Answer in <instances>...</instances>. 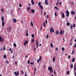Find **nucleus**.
Returning a JSON list of instances; mask_svg holds the SVG:
<instances>
[{
    "instance_id": "nucleus-1",
    "label": "nucleus",
    "mask_w": 76,
    "mask_h": 76,
    "mask_svg": "<svg viewBox=\"0 0 76 76\" xmlns=\"http://www.w3.org/2000/svg\"><path fill=\"white\" fill-rule=\"evenodd\" d=\"M53 68H52V67L50 66L48 67V70H50V73H52V72H53Z\"/></svg>"
},
{
    "instance_id": "nucleus-2",
    "label": "nucleus",
    "mask_w": 76,
    "mask_h": 76,
    "mask_svg": "<svg viewBox=\"0 0 76 76\" xmlns=\"http://www.w3.org/2000/svg\"><path fill=\"white\" fill-rule=\"evenodd\" d=\"M14 74L16 76H17V75H18V76H19V71H18L17 72H14Z\"/></svg>"
},
{
    "instance_id": "nucleus-3",
    "label": "nucleus",
    "mask_w": 76,
    "mask_h": 76,
    "mask_svg": "<svg viewBox=\"0 0 76 76\" xmlns=\"http://www.w3.org/2000/svg\"><path fill=\"white\" fill-rule=\"evenodd\" d=\"M66 17H68L69 16V11L67 10L66 12Z\"/></svg>"
},
{
    "instance_id": "nucleus-4",
    "label": "nucleus",
    "mask_w": 76,
    "mask_h": 76,
    "mask_svg": "<svg viewBox=\"0 0 76 76\" xmlns=\"http://www.w3.org/2000/svg\"><path fill=\"white\" fill-rule=\"evenodd\" d=\"M50 33L51 32H53V33L54 32V29H53V27H52L50 28Z\"/></svg>"
},
{
    "instance_id": "nucleus-5",
    "label": "nucleus",
    "mask_w": 76,
    "mask_h": 76,
    "mask_svg": "<svg viewBox=\"0 0 76 76\" xmlns=\"http://www.w3.org/2000/svg\"><path fill=\"white\" fill-rule=\"evenodd\" d=\"M4 40L3 38H1V36H0V41H1L2 42H3Z\"/></svg>"
},
{
    "instance_id": "nucleus-6",
    "label": "nucleus",
    "mask_w": 76,
    "mask_h": 76,
    "mask_svg": "<svg viewBox=\"0 0 76 76\" xmlns=\"http://www.w3.org/2000/svg\"><path fill=\"white\" fill-rule=\"evenodd\" d=\"M71 14H72V15H75V11H71Z\"/></svg>"
},
{
    "instance_id": "nucleus-7",
    "label": "nucleus",
    "mask_w": 76,
    "mask_h": 76,
    "mask_svg": "<svg viewBox=\"0 0 76 76\" xmlns=\"http://www.w3.org/2000/svg\"><path fill=\"white\" fill-rule=\"evenodd\" d=\"M36 45H37V47L38 48V42H37V40H36Z\"/></svg>"
},
{
    "instance_id": "nucleus-8",
    "label": "nucleus",
    "mask_w": 76,
    "mask_h": 76,
    "mask_svg": "<svg viewBox=\"0 0 76 76\" xmlns=\"http://www.w3.org/2000/svg\"><path fill=\"white\" fill-rule=\"evenodd\" d=\"M28 42L27 40H26L24 43V45H26V44H28Z\"/></svg>"
},
{
    "instance_id": "nucleus-9",
    "label": "nucleus",
    "mask_w": 76,
    "mask_h": 76,
    "mask_svg": "<svg viewBox=\"0 0 76 76\" xmlns=\"http://www.w3.org/2000/svg\"><path fill=\"white\" fill-rule=\"evenodd\" d=\"M2 26H4V25L5 24V23H4V21H2Z\"/></svg>"
},
{
    "instance_id": "nucleus-10",
    "label": "nucleus",
    "mask_w": 76,
    "mask_h": 76,
    "mask_svg": "<svg viewBox=\"0 0 76 76\" xmlns=\"http://www.w3.org/2000/svg\"><path fill=\"white\" fill-rule=\"evenodd\" d=\"M13 22H14V23H16V22H17V20H16V19L15 18H14L13 20Z\"/></svg>"
},
{
    "instance_id": "nucleus-11",
    "label": "nucleus",
    "mask_w": 76,
    "mask_h": 76,
    "mask_svg": "<svg viewBox=\"0 0 76 76\" xmlns=\"http://www.w3.org/2000/svg\"><path fill=\"white\" fill-rule=\"evenodd\" d=\"M48 1V0H45V2L46 3V5H48V2H47V1Z\"/></svg>"
},
{
    "instance_id": "nucleus-12",
    "label": "nucleus",
    "mask_w": 76,
    "mask_h": 76,
    "mask_svg": "<svg viewBox=\"0 0 76 76\" xmlns=\"http://www.w3.org/2000/svg\"><path fill=\"white\" fill-rule=\"evenodd\" d=\"M62 16L63 19H64V13H62Z\"/></svg>"
},
{
    "instance_id": "nucleus-13",
    "label": "nucleus",
    "mask_w": 76,
    "mask_h": 76,
    "mask_svg": "<svg viewBox=\"0 0 76 76\" xmlns=\"http://www.w3.org/2000/svg\"><path fill=\"white\" fill-rule=\"evenodd\" d=\"M59 34V31L58 30H57L56 31V35H58Z\"/></svg>"
},
{
    "instance_id": "nucleus-14",
    "label": "nucleus",
    "mask_w": 76,
    "mask_h": 76,
    "mask_svg": "<svg viewBox=\"0 0 76 76\" xmlns=\"http://www.w3.org/2000/svg\"><path fill=\"white\" fill-rule=\"evenodd\" d=\"M55 60H56V58H55V57H53V63L55 61Z\"/></svg>"
},
{
    "instance_id": "nucleus-15",
    "label": "nucleus",
    "mask_w": 76,
    "mask_h": 76,
    "mask_svg": "<svg viewBox=\"0 0 76 76\" xmlns=\"http://www.w3.org/2000/svg\"><path fill=\"white\" fill-rule=\"evenodd\" d=\"M31 3L32 4L34 5V4L35 3H34V1L33 0H32L31 1Z\"/></svg>"
},
{
    "instance_id": "nucleus-16",
    "label": "nucleus",
    "mask_w": 76,
    "mask_h": 76,
    "mask_svg": "<svg viewBox=\"0 0 76 76\" xmlns=\"http://www.w3.org/2000/svg\"><path fill=\"white\" fill-rule=\"evenodd\" d=\"M26 32H27V33L26 34V37H28V30H26Z\"/></svg>"
},
{
    "instance_id": "nucleus-17",
    "label": "nucleus",
    "mask_w": 76,
    "mask_h": 76,
    "mask_svg": "<svg viewBox=\"0 0 76 76\" xmlns=\"http://www.w3.org/2000/svg\"><path fill=\"white\" fill-rule=\"evenodd\" d=\"M75 61V58H73L72 60V62L73 63H74Z\"/></svg>"
},
{
    "instance_id": "nucleus-18",
    "label": "nucleus",
    "mask_w": 76,
    "mask_h": 76,
    "mask_svg": "<svg viewBox=\"0 0 76 76\" xmlns=\"http://www.w3.org/2000/svg\"><path fill=\"white\" fill-rule=\"evenodd\" d=\"M39 7L41 8V10H42V9H43V7H42V5H40Z\"/></svg>"
},
{
    "instance_id": "nucleus-19",
    "label": "nucleus",
    "mask_w": 76,
    "mask_h": 76,
    "mask_svg": "<svg viewBox=\"0 0 76 76\" xmlns=\"http://www.w3.org/2000/svg\"><path fill=\"white\" fill-rule=\"evenodd\" d=\"M70 67L71 68V69H73V64H72L70 66Z\"/></svg>"
},
{
    "instance_id": "nucleus-20",
    "label": "nucleus",
    "mask_w": 76,
    "mask_h": 76,
    "mask_svg": "<svg viewBox=\"0 0 76 76\" xmlns=\"http://www.w3.org/2000/svg\"><path fill=\"white\" fill-rule=\"evenodd\" d=\"M31 12L32 13H35V10H32Z\"/></svg>"
},
{
    "instance_id": "nucleus-21",
    "label": "nucleus",
    "mask_w": 76,
    "mask_h": 76,
    "mask_svg": "<svg viewBox=\"0 0 76 76\" xmlns=\"http://www.w3.org/2000/svg\"><path fill=\"white\" fill-rule=\"evenodd\" d=\"M74 71H75V70H76V66L75 67H74Z\"/></svg>"
},
{
    "instance_id": "nucleus-22",
    "label": "nucleus",
    "mask_w": 76,
    "mask_h": 76,
    "mask_svg": "<svg viewBox=\"0 0 76 76\" xmlns=\"http://www.w3.org/2000/svg\"><path fill=\"white\" fill-rule=\"evenodd\" d=\"M1 20L2 21H3V20H4V17H1Z\"/></svg>"
},
{
    "instance_id": "nucleus-23",
    "label": "nucleus",
    "mask_w": 76,
    "mask_h": 76,
    "mask_svg": "<svg viewBox=\"0 0 76 76\" xmlns=\"http://www.w3.org/2000/svg\"><path fill=\"white\" fill-rule=\"evenodd\" d=\"M62 32H63V31L62 30H60V34L61 35L62 34Z\"/></svg>"
},
{
    "instance_id": "nucleus-24",
    "label": "nucleus",
    "mask_w": 76,
    "mask_h": 76,
    "mask_svg": "<svg viewBox=\"0 0 76 76\" xmlns=\"http://www.w3.org/2000/svg\"><path fill=\"white\" fill-rule=\"evenodd\" d=\"M53 47V43H51V45H50V47L52 48V47Z\"/></svg>"
},
{
    "instance_id": "nucleus-25",
    "label": "nucleus",
    "mask_w": 76,
    "mask_h": 76,
    "mask_svg": "<svg viewBox=\"0 0 76 76\" xmlns=\"http://www.w3.org/2000/svg\"><path fill=\"white\" fill-rule=\"evenodd\" d=\"M13 45H14V47H16V43H14Z\"/></svg>"
},
{
    "instance_id": "nucleus-26",
    "label": "nucleus",
    "mask_w": 76,
    "mask_h": 76,
    "mask_svg": "<svg viewBox=\"0 0 76 76\" xmlns=\"http://www.w3.org/2000/svg\"><path fill=\"white\" fill-rule=\"evenodd\" d=\"M66 25L67 26H69L70 25V23L69 22L67 23Z\"/></svg>"
},
{
    "instance_id": "nucleus-27",
    "label": "nucleus",
    "mask_w": 76,
    "mask_h": 76,
    "mask_svg": "<svg viewBox=\"0 0 76 76\" xmlns=\"http://www.w3.org/2000/svg\"><path fill=\"white\" fill-rule=\"evenodd\" d=\"M31 24L32 26H34V24H33V23H32V22H31Z\"/></svg>"
},
{
    "instance_id": "nucleus-28",
    "label": "nucleus",
    "mask_w": 76,
    "mask_h": 76,
    "mask_svg": "<svg viewBox=\"0 0 76 76\" xmlns=\"http://www.w3.org/2000/svg\"><path fill=\"white\" fill-rule=\"evenodd\" d=\"M64 48L62 47V51H64Z\"/></svg>"
},
{
    "instance_id": "nucleus-29",
    "label": "nucleus",
    "mask_w": 76,
    "mask_h": 76,
    "mask_svg": "<svg viewBox=\"0 0 76 76\" xmlns=\"http://www.w3.org/2000/svg\"><path fill=\"white\" fill-rule=\"evenodd\" d=\"M34 37L35 36H34V34H32L31 35V37H32V38H34Z\"/></svg>"
},
{
    "instance_id": "nucleus-30",
    "label": "nucleus",
    "mask_w": 76,
    "mask_h": 76,
    "mask_svg": "<svg viewBox=\"0 0 76 76\" xmlns=\"http://www.w3.org/2000/svg\"><path fill=\"white\" fill-rule=\"evenodd\" d=\"M41 4V3L40 2H39L38 4V6H40Z\"/></svg>"
},
{
    "instance_id": "nucleus-31",
    "label": "nucleus",
    "mask_w": 76,
    "mask_h": 76,
    "mask_svg": "<svg viewBox=\"0 0 76 76\" xmlns=\"http://www.w3.org/2000/svg\"><path fill=\"white\" fill-rule=\"evenodd\" d=\"M55 9H56V10H58V8L56 6L55 7Z\"/></svg>"
},
{
    "instance_id": "nucleus-32",
    "label": "nucleus",
    "mask_w": 76,
    "mask_h": 76,
    "mask_svg": "<svg viewBox=\"0 0 76 76\" xmlns=\"http://www.w3.org/2000/svg\"><path fill=\"white\" fill-rule=\"evenodd\" d=\"M73 27V25L72 24L70 26V29H72V28Z\"/></svg>"
},
{
    "instance_id": "nucleus-33",
    "label": "nucleus",
    "mask_w": 76,
    "mask_h": 76,
    "mask_svg": "<svg viewBox=\"0 0 76 76\" xmlns=\"http://www.w3.org/2000/svg\"><path fill=\"white\" fill-rule=\"evenodd\" d=\"M29 9H30V8H29V7H28L27 9V10H28V11L29 10Z\"/></svg>"
},
{
    "instance_id": "nucleus-34",
    "label": "nucleus",
    "mask_w": 76,
    "mask_h": 76,
    "mask_svg": "<svg viewBox=\"0 0 76 76\" xmlns=\"http://www.w3.org/2000/svg\"><path fill=\"white\" fill-rule=\"evenodd\" d=\"M71 4H72V5H73V4H74V3L73 2H71Z\"/></svg>"
},
{
    "instance_id": "nucleus-35",
    "label": "nucleus",
    "mask_w": 76,
    "mask_h": 76,
    "mask_svg": "<svg viewBox=\"0 0 76 76\" xmlns=\"http://www.w3.org/2000/svg\"><path fill=\"white\" fill-rule=\"evenodd\" d=\"M4 58H6V55H4Z\"/></svg>"
},
{
    "instance_id": "nucleus-36",
    "label": "nucleus",
    "mask_w": 76,
    "mask_h": 76,
    "mask_svg": "<svg viewBox=\"0 0 76 76\" xmlns=\"http://www.w3.org/2000/svg\"><path fill=\"white\" fill-rule=\"evenodd\" d=\"M41 56H40L39 58V61H41Z\"/></svg>"
},
{
    "instance_id": "nucleus-37",
    "label": "nucleus",
    "mask_w": 76,
    "mask_h": 76,
    "mask_svg": "<svg viewBox=\"0 0 76 76\" xmlns=\"http://www.w3.org/2000/svg\"><path fill=\"white\" fill-rule=\"evenodd\" d=\"M74 53H75V51L74 50H72V54L73 55Z\"/></svg>"
},
{
    "instance_id": "nucleus-38",
    "label": "nucleus",
    "mask_w": 76,
    "mask_h": 76,
    "mask_svg": "<svg viewBox=\"0 0 76 76\" xmlns=\"http://www.w3.org/2000/svg\"><path fill=\"white\" fill-rule=\"evenodd\" d=\"M34 39H32V40H31V42H34Z\"/></svg>"
},
{
    "instance_id": "nucleus-39",
    "label": "nucleus",
    "mask_w": 76,
    "mask_h": 76,
    "mask_svg": "<svg viewBox=\"0 0 76 76\" xmlns=\"http://www.w3.org/2000/svg\"><path fill=\"white\" fill-rule=\"evenodd\" d=\"M68 58H69V59H70V55H69L68 56Z\"/></svg>"
},
{
    "instance_id": "nucleus-40",
    "label": "nucleus",
    "mask_w": 76,
    "mask_h": 76,
    "mask_svg": "<svg viewBox=\"0 0 76 76\" xmlns=\"http://www.w3.org/2000/svg\"><path fill=\"white\" fill-rule=\"evenodd\" d=\"M55 16H56V17L57 16V15L56 14V12L55 13Z\"/></svg>"
},
{
    "instance_id": "nucleus-41",
    "label": "nucleus",
    "mask_w": 76,
    "mask_h": 76,
    "mask_svg": "<svg viewBox=\"0 0 76 76\" xmlns=\"http://www.w3.org/2000/svg\"><path fill=\"white\" fill-rule=\"evenodd\" d=\"M48 35H47L46 36V38H47V39H48Z\"/></svg>"
},
{
    "instance_id": "nucleus-42",
    "label": "nucleus",
    "mask_w": 76,
    "mask_h": 76,
    "mask_svg": "<svg viewBox=\"0 0 76 76\" xmlns=\"http://www.w3.org/2000/svg\"><path fill=\"white\" fill-rule=\"evenodd\" d=\"M74 74H75V76H76V72L75 71H74Z\"/></svg>"
},
{
    "instance_id": "nucleus-43",
    "label": "nucleus",
    "mask_w": 76,
    "mask_h": 76,
    "mask_svg": "<svg viewBox=\"0 0 76 76\" xmlns=\"http://www.w3.org/2000/svg\"><path fill=\"white\" fill-rule=\"evenodd\" d=\"M76 43H75V45H74V48H76Z\"/></svg>"
},
{
    "instance_id": "nucleus-44",
    "label": "nucleus",
    "mask_w": 76,
    "mask_h": 76,
    "mask_svg": "<svg viewBox=\"0 0 76 76\" xmlns=\"http://www.w3.org/2000/svg\"><path fill=\"white\" fill-rule=\"evenodd\" d=\"M36 70H37V69H36V68H34V72H36Z\"/></svg>"
},
{
    "instance_id": "nucleus-45",
    "label": "nucleus",
    "mask_w": 76,
    "mask_h": 76,
    "mask_svg": "<svg viewBox=\"0 0 76 76\" xmlns=\"http://www.w3.org/2000/svg\"><path fill=\"white\" fill-rule=\"evenodd\" d=\"M67 74H69V71H68L67 72Z\"/></svg>"
},
{
    "instance_id": "nucleus-46",
    "label": "nucleus",
    "mask_w": 76,
    "mask_h": 76,
    "mask_svg": "<svg viewBox=\"0 0 76 76\" xmlns=\"http://www.w3.org/2000/svg\"><path fill=\"white\" fill-rule=\"evenodd\" d=\"M45 22H43V26H44V27L45 26Z\"/></svg>"
},
{
    "instance_id": "nucleus-47",
    "label": "nucleus",
    "mask_w": 76,
    "mask_h": 76,
    "mask_svg": "<svg viewBox=\"0 0 76 76\" xmlns=\"http://www.w3.org/2000/svg\"><path fill=\"white\" fill-rule=\"evenodd\" d=\"M19 6H20V7H22V4H19Z\"/></svg>"
},
{
    "instance_id": "nucleus-48",
    "label": "nucleus",
    "mask_w": 76,
    "mask_h": 76,
    "mask_svg": "<svg viewBox=\"0 0 76 76\" xmlns=\"http://www.w3.org/2000/svg\"><path fill=\"white\" fill-rule=\"evenodd\" d=\"M73 27H74V28H75V24H74L73 25Z\"/></svg>"
},
{
    "instance_id": "nucleus-49",
    "label": "nucleus",
    "mask_w": 76,
    "mask_h": 76,
    "mask_svg": "<svg viewBox=\"0 0 76 76\" xmlns=\"http://www.w3.org/2000/svg\"><path fill=\"white\" fill-rule=\"evenodd\" d=\"M44 15H45H45H46V12H44Z\"/></svg>"
},
{
    "instance_id": "nucleus-50",
    "label": "nucleus",
    "mask_w": 76,
    "mask_h": 76,
    "mask_svg": "<svg viewBox=\"0 0 76 76\" xmlns=\"http://www.w3.org/2000/svg\"><path fill=\"white\" fill-rule=\"evenodd\" d=\"M27 63L28 64H29V63H30V61H28Z\"/></svg>"
},
{
    "instance_id": "nucleus-51",
    "label": "nucleus",
    "mask_w": 76,
    "mask_h": 76,
    "mask_svg": "<svg viewBox=\"0 0 76 76\" xmlns=\"http://www.w3.org/2000/svg\"><path fill=\"white\" fill-rule=\"evenodd\" d=\"M48 17H49V15H48L46 16L47 18H48Z\"/></svg>"
},
{
    "instance_id": "nucleus-52",
    "label": "nucleus",
    "mask_w": 76,
    "mask_h": 76,
    "mask_svg": "<svg viewBox=\"0 0 76 76\" xmlns=\"http://www.w3.org/2000/svg\"><path fill=\"white\" fill-rule=\"evenodd\" d=\"M9 29L10 31L11 30V26L10 27Z\"/></svg>"
},
{
    "instance_id": "nucleus-53",
    "label": "nucleus",
    "mask_w": 76,
    "mask_h": 76,
    "mask_svg": "<svg viewBox=\"0 0 76 76\" xmlns=\"http://www.w3.org/2000/svg\"><path fill=\"white\" fill-rule=\"evenodd\" d=\"M42 26L40 28V30H42Z\"/></svg>"
},
{
    "instance_id": "nucleus-54",
    "label": "nucleus",
    "mask_w": 76,
    "mask_h": 76,
    "mask_svg": "<svg viewBox=\"0 0 76 76\" xmlns=\"http://www.w3.org/2000/svg\"><path fill=\"white\" fill-rule=\"evenodd\" d=\"M28 55L27 54H26V58H28Z\"/></svg>"
},
{
    "instance_id": "nucleus-55",
    "label": "nucleus",
    "mask_w": 76,
    "mask_h": 76,
    "mask_svg": "<svg viewBox=\"0 0 76 76\" xmlns=\"http://www.w3.org/2000/svg\"><path fill=\"white\" fill-rule=\"evenodd\" d=\"M5 63H7V64H9V61H6L5 62Z\"/></svg>"
},
{
    "instance_id": "nucleus-56",
    "label": "nucleus",
    "mask_w": 76,
    "mask_h": 76,
    "mask_svg": "<svg viewBox=\"0 0 76 76\" xmlns=\"http://www.w3.org/2000/svg\"><path fill=\"white\" fill-rule=\"evenodd\" d=\"M3 49L4 50H6V48H5V47H4Z\"/></svg>"
},
{
    "instance_id": "nucleus-57",
    "label": "nucleus",
    "mask_w": 76,
    "mask_h": 76,
    "mask_svg": "<svg viewBox=\"0 0 76 76\" xmlns=\"http://www.w3.org/2000/svg\"><path fill=\"white\" fill-rule=\"evenodd\" d=\"M9 50H10V51H11L12 50V49H11V48H10L9 49Z\"/></svg>"
},
{
    "instance_id": "nucleus-58",
    "label": "nucleus",
    "mask_w": 76,
    "mask_h": 76,
    "mask_svg": "<svg viewBox=\"0 0 76 76\" xmlns=\"http://www.w3.org/2000/svg\"><path fill=\"white\" fill-rule=\"evenodd\" d=\"M36 49L35 48H34V51H36Z\"/></svg>"
},
{
    "instance_id": "nucleus-59",
    "label": "nucleus",
    "mask_w": 76,
    "mask_h": 76,
    "mask_svg": "<svg viewBox=\"0 0 76 76\" xmlns=\"http://www.w3.org/2000/svg\"><path fill=\"white\" fill-rule=\"evenodd\" d=\"M64 30L63 31V33H62V34H64Z\"/></svg>"
},
{
    "instance_id": "nucleus-60",
    "label": "nucleus",
    "mask_w": 76,
    "mask_h": 76,
    "mask_svg": "<svg viewBox=\"0 0 76 76\" xmlns=\"http://www.w3.org/2000/svg\"><path fill=\"white\" fill-rule=\"evenodd\" d=\"M17 62H16V61H15V64H17Z\"/></svg>"
},
{
    "instance_id": "nucleus-61",
    "label": "nucleus",
    "mask_w": 76,
    "mask_h": 76,
    "mask_svg": "<svg viewBox=\"0 0 76 76\" xmlns=\"http://www.w3.org/2000/svg\"><path fill=\"white\" fill-rule=\"evenodd\" d=\"M30 64H34V63H33V62H32V63L31 62L30 63Z\"/></svg>"
},
{
    "instance_id": "nucleus-62",
    "label": "nucleus",
    "mask_w": 76,
    "mask_h": 76,
    "mask_svg": "<svg viewBox=\"0 0 76 76\" xmlns=\"http://www.w3.org/2000/svg\"><path fill=\"white\" fill-rule=\"evenodd\" d=\"M39 59H38V60H37V63H39Z\"/></svg>"
},
{
    "instance_id": "nucleus-63",
    "label": "nucleus",
    "mask_w": 76,
    "mask_h": 76,
    "mask_svg": "<svg viewBox=\"0 0 76 76\" xmlns=\"http://www.w3.org/2000/svg\"><path fill=\"white\" fill-rule=\"evenodd\" d=\"M60 5H61V1L60 2Z\"/></svg>"
},
{
    "instance_id": "nucleus-64",
    "label": "nucleus",
    "mask_w": 76,
    "mask_h": 76,
    "mask_svg": "<svg viewBox=\"0 0 76 76\" xmlns=\"http://www.w3.org/2000/svg\"><path fill=\"white\" fill-rule=\"evenodd\" d=\"M46 23H47V20H46Z\"/></svg>"
}]
</instances>
